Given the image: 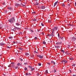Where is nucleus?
Returning a JSON list of instances; mask_svg holds the SVG:
<instances>
[{
  "label": "nucleus",
  "mask_w": 76,
  "mask_h": 76,
  "mask_svg": "<svg viewBox=\"0 0 76 76\" xmlns=\"http://www.w3.org/2000/svg\"><path fill=\"white\" fill-rule=\"evenodd\" d=\"M8 21H9V22H10V23H13V22L15 21V18L13 17L11 19H10L8 20Z\"/></svg>",
  "instance_id": "1"
},
{
  "label": "nucleus",
  "mask_w": 76,
  "mask_h": 76,
  "mask_svg": "<svg viewBox=\"0 0 76 76\" xmlns=\"http://www.w3.org/2000/svg\"><path fill=\"white\" fill-rule=\"evenodd\" d=\"M58 29V27H54V28L52 29V30L53 31H57Z\"/></svg>",
  "instance_id": "2"
},
{
  "label": "nucleus",
  "mask_w": 76,
  "mask_h": 76,
  "mask_svg": "<svg viewBox=\"0 0 76 76\" xmlns=\"http://www.w3.org/2000/svg\"><path fill=\"white\" fill-rule=\"evenodd\" d=\"M71 41H75L76 40V38L75 37H73L71 39Z\"/></svg>",
  "instance_id": "3"
},
{
  "label": "nucleus",
  "mask_w": 76,
  "mask_h": 76,
  "mask_svg": "<svg viewBox=\"0 0 76 76\" xmlns=\"http://www.w3.org/2000/svg\"><path fill=\"white\" fill-rule=\"evenodd\" d=\"M61 63H67V61L66 60H63L61 61Z\"/></svg>",
  "instance_id": "4"
},
{
  "label": "nucleus",
  "mask_w": 76,
  "mask_h": 76,
  "mask_svg": "<svg viewBox=\"0 0 76 76\" xmlns=\"http://www.w3.org/2000/svg\"><path fill=\"white\" fill-rule=\"evenodd\" d=\"M21 4H15V6H16L17 7L18 6H21Z\"/></svg>",
  "instance_id": "5"
},
{
  "label": "nucleus",
  "mask_w": 76,
  "mask_h": 76,
  "mask_svg": "<svg viewBox=\"0 0 76 76\" xmlns=\"http://www.w3.org/2000/svg\"><path fill=\"white\" fill-rule=\"evenodd\" d=\"M37 57H38L40 58H43V56H41V55H37Z\"/></svg>",
  "instance_id": "6"
},
{
  "label": "nucleus",
  "mask_w": 76,
  "mask_h": 76,
  "mask_svg": "<svg viewBox=\"0 0 76 76\" xmlns=\"http://www.w3.org/2000/svg\"><path fill=\"white\" fill-rule=\"evenodd\" d=\"M49 37H53L54 36V34H50L48 35Z\"/></svg>",
  "instance_id": "7"
},
{
  "label": "nucleus",
  "mask_w": 76,
  "mask_h": 76,
  "mask_svg": "<svg viewBox=\"0 0 76 76\" xmlns=\"http://www.w3.org/2000/svg\"><path fill=\"white\" fill-rule=\"evenodd\" d=\"M61 44V42H57L56 43V45H60V44Z\"/></svg>",
  "instance_id": "8"
},
{
  "label": "nucleus",
  "mask_w": 76,
  "mask_h": 76,
  "mask_svg": "<svg viewBox=\"0 0 76 76\" xmlns=\"http://www.w3.org/2000/svg\"><path fill=\"white\" fill-rule=\"evenodd\" d=\"M55 47L56 48H60V47L59 46H55Z\"/></svg>",
  "instance_id": "9"
},
{
  "label": "nucleus",
  "mask_w": 76,
  "mask_h": 76,
  "mask_svg": "<svg viewBox=\"0 0 76 76\" xmlns=\"http://www.w3.org/2000/svg\"><path fill=\"white\" fill-rule=\"evenodd\" d=\"M58 1L56 2L54 4V7H55V6H56V4H57V3H58Z\"/></svg>",
  "instance_id": "10"
},
{
  "label": "nucleus",
  "mask_w": 76,
  "mask_h": 76,
  "mask_svg": "<svg viewBox=\"0 0 76 76\" xmlns=\"http://www.w3.org/2000/svg\"><path fill=\"white\" fill-rule=\"evenodd\" d=\"M41 8H42V9H44L45 8V7L44 6H42L41 7Z\"/></svg>",
  "instance_id": "11"
},
{
  "label": "nucleus",
  "mask_w": 76,
  "mask_h": 76,
  "mask_svg": "<svg viewBox=\"0 0 76 76\" xmlns=\"http://www.w3.org/2000/svg\"><path fill=\"white\" fill-rule=\"evenodd\" d=\"M11 64H12V66L13 68H15V64H14V63H12Z\"/></svg>",
  "instance_id": "12"
},
{
  "label": "nucleus",
  "mask_w": 76,
  "mask_h": 76,
  "mask_svg": "<svg viewBox=\"0 0 76 76\" xmlns=\"http://www.w3.org/2000/svg\"><path fill=\"white\" fill-rule=\"evenodd\" d=\"M51 63H53V64H56V63H55V62H54V61H51Z\"/></svg>",
  "instance_id": "13"
},
{
  "label": "nucleus",
  "mask_w": 76,
  "mask_h": 76,
  "mask_svg": "<svg viewBox=\"0 0 76 76\" xmlns=\"http://www.w3.org/2000/svg\"><path fill=\"white\" fill-rule=\"evenodd\" d=\"M26 56H29V53H26Z\"/></svg>",
  "instance_id": "14"
},
{
  "label": "nucleus",
  "mask_w": 76,
  "mask_h": 76,
  "mask_svg": "<svg viewBox=\"0 0 76 76\" xmlns=\"http://www.w3.org/2000/svg\"><path fill=\"white\" fill-rule=\"evenodd\" d=\"M69 60H73V58H69Z\"/></svg>",
  "instance_id": "15"
},
{
  "label": "nucleus",
  "mask_w": 76,
  "mask_h": 76,
  "mask_svg": "<svg viewBox=\"0 0 76 76\" xmlns=\"http://www.w3.org/2000/svg\"><path fill=\"white\" fill-rule=\"evenodd\" d=\"M0 45H4V43H0Z\"/></svg>",
  "instance_id": "16"
},
{
  "label": "nucleus",
  "mask_w": 76,
  "mask_h": 76,
  "mask_svg": "<svg viewBox=\"0 0 76 76\" xmlns=\"http://www.w3.org/2000/svg\"><path fill=\"white\" fill-rule=\"evenodd\" d=\"M8 9H9V10H11L12 9V7H8Z\"/></svg>",
  "instance_id": "17"
},
{
  "label": "nucleus",
  "mask_w": 76,
  "mask_h": 76,
  "mask_svg": "<svg viewBox=\"0 0 76 76\" xmlns=\"http://www.w3.org/2000/svg\"><path fill=\"white\" fill-rule=\"evenodd\" d=\"M17 66H21V64H20V63H18L17 64Z\"/></svg>",
  "instance_id": "18"
},
{
  "label": "nucleus",
  "mask_w": 76,
  "mask_h": 76,
  "mask_svg": "<svg viewBox=\"0 0 76 76\" xmlns=\"http://www.w3.org/2000/svg\"><path fill=\"white\" fill-rule=\"evenodd\" d=\"M19 50H21V51H22V50H23V48H19Z\"/></svg>",
  "instance_id": "19"
},
{
  "label": "nucleus",
  "mask_w": 76,
  "mask_h": 76,
  "mask_svg": "<svg viewBox=\"0 0 76 76\" xmlns=\"http://www.w3.org/2000/svg\"><path fill=\"white\" fill-rule=\"evenodd\" d=\"M28 67H29L30 69H32V67L31 66H28Z\"/></svg>",
  "instance_id": "20"
},
{
  "label": "nucleus",
  "mask_w": 76,
  "mask_h": 76,
  "mask_svg": "<svg viewBox=\"0 0 76 76\" xmlns=\"http://www.w3.org/2000/svg\"><path fill=\"white\" fill-rule=\"evenodd\" d=\"M15 28H16V29H17L18 30L19 29L20 30V28H18L17 27H15Z\"/></svg>",
  "instance_id": "21"
},
{
  "label": "nucleus",
  "mask_w": 76,
  "mask_h": 76,
  "mask_svg": "<svg viewBox=\"0 0 76 76\" xmlns=\"http://www.w3.org/2000/svg\"><path fill=\"white\" fill-rule=\"evenodd\" d=\"M23 33L22 32H20L18 34L19 35H22V34Z\"/></svg>",
  "instance_id": "22"
},
{
  "label": "nucleus",
  "mask_w": 76,
  "mask_h": 76,
  "mask_svg": "<svg viewBox=\"0 0 76 76\" xmlns=\"http://www.w3.org/2000/svg\"><path fill=\"white\" fill-rule=\"evenodd\" d=\"M21 4L23 6V7H26V5H23V4H22V3H21Z\"/></svg>",
  "instance_id": "23"
},
{
  "label": "nucleus",
  "mask_w": 76,
  "mask_h": 76,
  "mask_svg": "<svg viewBox=\"0 0 76 76\" xmlns=\"http://www.w3.org/2000/svg\"><path fill=\"white\" fill-rule=\"evenodd\" d=\"M9 39H12L13 38V37H9Z\"/></svg>",
  "instance_id": "24"
},
{
  "label": "nucleus",
  "mask_w": 76,
  "mask_h": 76,
  "mask_svg": "<svg viewBox=\"0 0 76 76\" xmlns=\"http://www.w3.org/2000/svg\"><path fill=\"white\" fill-rule=\"evenodd\" d=\"M43 44H46V42H45L44 41L43 42H42Z\"/></svg>",
  "instance_id": "25"
},
{
  "label": "nucleus",
  "mask_w": 76,
  "mask_h": 76,
  "mask_svg": "<svg viewBox=\"0 0 76 76\" xmlns=\"http://www.w3.org/2000/svg\"><path fill=\"white\" fill-rule=\"evenodd\" d=\"M45 73L46 74H48V70H46V71L45 72Z\"/></svg>",
  "instance_id": "26"
},
{
  "label": "nucleus",
  "mask_w": 76,
  "mask_h": 76,
  "mask_svg": "<svg viewBox=\"0 0 76 76\" xmlns=\"http://www.w3.org/2000/svg\"><path fill=\"white\" fill-rule=\"evenodd\" d=\"M35 69L34 68H33L31 69V71H34V69Z\"/></svg>",
  "instance_id": "27"
},
{
  "label": "nucleus",
  "mask_w": 76,
  "mask_h": 76,
  "mask_svg": "<svg viewBox=\"0 0 76 76\" xmlns=\"http://www.w3.org/2000/svg\"><path fill=\"white\" fill-rule=\"evenodd\" d=\"M39 4V3H37V4H35V6H37V5H38Z\"/></svg>",
  "instance_id": "28"
},
{
  "label": "nucleus",
  "mask_w": 76,
  "mask_h": 76,
  "mask_svg": "<svg viewBox=\"0 0 76 76\" xmlns=\"http://www.w3.org/2000/svg\"><path fill=\"white\" fill-rule=\"evenodd\" d=\"M12 31H16V28H14L12 29Z\"/></svg>",
  "instance_id": "29"
},
{
  "label": "nucleus",
  "mask_w": 76,
  "mask_h": 76,
  "mask_svg": "<svg viewBox=\"0 0 76 76\" xmlns=\"http://www.w3.org/2000/svg\"><path fill=\"white\" fill-rule=\"evenodd\" d=\"M41 26H44V25L42 23L41 24Z\"/></svg>",
  "instance_id": "30"
},
{
  "label": "nucleus",
  "mask_w": 76,
  "mask_h": 76,
  "mask_svg": "<svg viewBox=\"0 0 76 76\" xmlns=\"http://www.w3.org/2000/svg\"><path fill=\"white\" fill-rule=\"evenodd\" d=\"M24 70L25 71L27 70H28V69H27V68H26V67L25 68V69H24Z\"/></svg>",
  "instance_id": "31"
},
{
  "label": "nucleus",
  "mask_w": 76,
  "mask_h": 76,
  "mask_svg": "<svg viewBox=\"0 0 76 76\" xmlns=\"http://www.w3.org/2000/svg\"><path fill=\"white\" fill-rule=\"evenodd\" d=\"M61 51L63 53H64V51L63 50H61Z\"/></svg>",
  "instance_id": "32"
},
{
  "label": "nucleus",
  "mask_w": 76,
  "mask_h": 76,
  "mask_svg": "<svg viewBox=\"0 0 76 76\" xmlns=\"http://www.w3.org/2000/svg\"><path fill=\"white\" fill-rule=\"evenodd\" d=\"M38 65L39 66H41V64L40 63H39L38 64Z\"/></svg>",
  "instance_id": "33"
},
{
  "label": "nucleus",
  "mask_w": 76,
  "mask_h": 76,
  "mask_svg": "<svg viewBox=\"0 0 76 76\" xmlns=\"http://www.w3.org/2000/svg\"><path fill=\"white\" fill-rule=\"evenodd\" d=\"M15 69H19V68H18V66H16L15 68Z\"/></svg>",
  "instance_id": "34"
},
{
  "label": "nucleus",
  "mask_w": 76,
  "mask_h": 76,
  "mask_svg": "<svg viewBox=\"0 0 76 76\" xmlns=\"http://www.w3.org/2000/svg\"><path fill=\"white\" fill-rule=\"evenodd\" d=\"M60 38L62 40H63V37H60Z\"/></svg>",
  "instance_id": "35"
},
{
  "label": "nucleus",
  "mask_w": 76,
  "mask_h": 76,
  "mask_svg": "<svg viewBox=\"0 0 76 76\" xmlns=\"http://www.w3.org/2000/svg\"><path fill=\"white\" fill-rule=\"evenodd\" d=\"M32 20L33 21H37V20L36 19H34Z\"/></svg>",
  "instance_id": "36"
},
{
  "label": "nucleus",
  "mask_w": 76,
  "mask_h": 76,
  "mask_svg": "<svg viewBox=\"0 0 76 76\" xmlns=\"http://www.w3.org/2000/svg\"><path fill=\"white\" fill-rule=\"evenodd\" d=\"M67 48H69V47H70V45H68L67 46Z\"/></svg>",
  "instance_id": "37"
},
{
  "label": "nucleus",
  "mask_w": 76,
  "mask_h": 76,
  "mask_svg": "<svg viewBox=\"0 0 76 76\" xmlns=\"http://www.w3.org/2000/svg\"><path fill=\"white\" fill-rule=\"evenodd\" d=\"M19 60H20V61H23V59H22L20 58Z\"/></svg>",
  "instance_id": "38"
},
{
  "label": "nucleus",
  "mask_w": 76,
  "mask_h": 76,
  "mask_svg": "<svg viewBox=\"0 0 76 76\" xmlns=\"http://www.w3.org/2000/svg\"><path fill=\"white\" fill-rule=\"evenodd\" d=\"M16 24L18 26H19V23H16Z\"/></svg>",
  "instance_id": "39"
},
{
  "label": "nucleus",
  "mask_w": 76,
  "mask_h": 76,
  "mask_svg": "<svg viewBox=\"0 0 76 76\" xmlns=\"http://www.w3.org/2000/svg\"><path fill=\"white\" fill-rule=\"evenodd\" d=\"M48 21V22H50V23L51 22V20H49Z\"/></svg>",
  "instance_id": "40"
},
{
  "label": "nucleus",
  "mask_w": 76,
  "mask_h": 76,
  "mask_svg": "<svg viewBox=\"0 0 76 76\" xmlns=\"http://www.w3.org/2000/svg\"><path fill=\"white\" fill-rule=\"evenodd\" d=\"M32 14H35L36 13V12H32Z\"/></svg>",
  "instance_id": "41"
},
{
  "label": "nucleus",
  "mask_w": 76,
  "mask_h": 76,
  "mask_svg": "<svg viewBox=\"0 0 76 76\" xmlns=\"http://www.w3.org/2000/svg\"><path fill=\"white\" fill-rule=\"evenodd\" d=\"M62 6H63V7H64V6H65V5H64V4H62Z\"/></svg>",
  "instance_id": "42"
},
{
  "label": "nucleus",
  "mask_w": 76,
  "mask_h": 76,
  "mask_svg": "<svg viewBox=\"0 0 76 76\" xmlns=\"http://www.w3.org/2000/svg\"><path fill=\"white\" fill-rule=\"evenodd\" d=\"M75 65H76L75 64H73L72 65V66H75Z\"/></svg>",
  "instance_id": "43"
},
{
  "label": "nucleus",
  "mask_w": 76,
  "mask_h": 76,
  "mask_svg": "<svg viewBox=\"0 0 76 76\" xmlns=\"http://www.w3.org/2000/svg\"><path fill=\"white\" fill-rule=\"evenodd\" d=\"M47 64H48V65H49V66H50V63H47Z\"/></svg>",
  "instance_id": "44"
},
{
  "label": "nucleus",
  "mask_w": 76,
  "mask_h": 76,
  "mask_svg": "<svg viewBox=\"0 0 76 76\" xmlns=\"http://www.w3.org/2000/svg\"><path fill=\"white\" fill-rule=\"evenodd\" d=\"M56 69H54V73H56Z\"/></svg>",
  "instance_id": "45"
},
{
  "label": "nucleus",
  "mask_w": 76,
  "mask_h": 76,
  "mask_svg": "<svg viewBox=\"0 0 76 76\" xmlns=\"http://www.w3.org/2000/svg\"><path fill=\"white\" fill-rule=\"evenodd\" d=\"M34 38L35 39H37V37H35Z\"/></svg>",
  "instance_id": "46"
},
{
  "label": "nucleus",
  "mask_w": 76,
  "mask_h": 76,
  "mask_svg": "<svg viewBox=\"0 0 76 76\" xmlns=\"http://www.w3.org/2000/svg\"><path fill=\"white\" fill-rule=\"evenodd\" d=\"M58 38H59V37H60V34H58Z\"/></svg>",
  "instance_id": "47"
},
{
  "label": "nucleus",
  "mask_w": 76,
  "mask_h": 76,
  "mask_svg": "<svg viewBox=\"0 0 76 76\" xmlns=\"http://www.w3.org/2000/svg\"><path fill=\"white\" fill-rule=\"evenodd\" d=\"M27 64H28L27 63H24V64H25V65Z\"/></svg>",
  "instance_id": "48"
},
{
  "label": "nucleus",
  "mask_w": 76,
  "mask_h": 76,
  "mask_svg": "<svg viewBox=\"0 0 76 76\" xmlns=\"http://www.w3.org/2000/svg\"><path fill=\"white\" fill-rule=\"evenodd\" d=\"M65 54H67V55H69V53H67L65 52Z\"/></svg>",
  "instance_id": "49"
},
{
  "label": "nucleus",
  "mask_w": 76,
  "mask_h": 76,
  "mask_svg": "<svg viewBox=\"0 0 76 76\" xmlns=\"http://www.w3.org/2000/svg\"><path fill=\"white\" fill-rule=\"evenodd\" d=\"M2 4L3 5H5V2L2 3Z\"/></svg>",
  "instance_id": "50"
},
{
  "label": "nucleus",
  "mask_w": 76,
  "mask_h": 76,
  "mask_svg": "<svg viewBox=\"0 0 76 76\" xmlns=\"http://www.w3.org/2000/svg\"><path fill=\"white\" fill-rule=\"evenodd\" d=\"M28 75H31V73H29L28 74Z\"/></svg>",
  "instance_id": "51"
},
{
  "label": "nucleus",
  "mask_w": 76,
  "mask_h": 76,
  "mask_svg": "<svg viewBox=\"0 0 76 76\" xmlns=\"http://www.w3.org/2000/svg\"><path fill=\"white\" fill-rule=\"evenodd\" d=\"M34 53H38V52H37L36 51H34Z\"/></svg>",
  "instance_id": "52"
},
{
  "label": "nucleus",
  "mask_w": 76,
  "mask_h": 76,
  "mask_svg": "<svg viewBox=\"0 0 76 76\" xmlns=\"http://www.w3.org/2000/svg\"><path fill=\"white\" fill-rule=\"evenodd\" d=\"M39 73H37V76H39Z\"/></svg>",
  "instance_id": "53"
},
{
  "label": "nucleus",
  "mask_w": 76,
  "mask_h": 76,
  "mask_svg": "<svg viewBox=\"0 0 76 76\" xmlns=\"http://www.w3.org/2000/svg\"><path fill=\"white\" fill-rule=\"evenodd\" d=\"M26 76H28V73H26Z\"/></svg>",
  "instance_id": "54"
},
{
  "label": "nucleus",
  "mask_w": 76,
  "mask_h": 76,
  "mask_svg": "<svg viewBox=\"0 0 76 76\" xmlns=\"http://www.w3.org/2000/svg\"><path fill=\"white\" fill-rule=\"evenodd\" d=\"M54 31H52V34H54Z\"/></svg>",
  "instance_id": "55"
},
{
  "label": "nucleus",
  "mask_w": 76,
  "mask_h": 76,
  "mask_svg": "<svg viewBox=\"0 0 76 76\" xmlns=\"http://www.w3.org/2000/svg\"><path fill=\"white\" fill-rule=\"evenodd\" d=\"M69 26H73V25L72 24H69Z\"/></svg>",
  "instance_id": "56"
},
{
  "label": "nucleus",
  "mask_w": 76,
  "mask_h": 76,
  "mask_svg": "<svg viewBox=\"0 0 76 76\" xmlns=\"http://www.w3.org/2000/svg\"><path fill=\"white\" fill-rule=\"evenodd\" d=\"M31 31L32 32H34V31H33L32 30H31Z\"/></svg>",
  "instance_id": "57"
},
{
  "label": "nucleus",
  "mask_w": 76,
  "mask_h": 76,
  "mask_svg": "<svg viewBox=\"0 0 76 76\" xmlns=\"http://www.w3.org/2000/svg\"><path fill=\"white\" fill-rule=\"evenodd\" d=\"M5 13H7V11L6 10L5 11Z\"/></svg>",
  "instance_id": "58"
},
{
  "label": "nucleus",
  "mask_w": 76,
  "mask_h": 76,
  "mask_svg": "<svg viewBox=\"0 0 76 76\" xmlns=\"http://www.w3.org/2000/svg\"><path fill=\"white\" fill-rule=\"evenodd\" d=\"M42 35H44V33H42Z\"/></svg>",
  "instance_id": "59"
},
{
  "label": "nucleus",
  "mask_w": 76,
  "mask_h": 76,
  "mask_svg": "<svg viewBox=\"0 0 76 76\" xmlns=\"http://www.w3.org/2000/svg\"><path fill=\"white\" fill-rule=\"evenodd\" d=\"M69 72H70V73H72V71H71V70H69Z\"/></svg>",
  "instance_id": "60"
},
{
  "label": "nucleus",
  "mask_w": 76,
  "mask_h": 76,
  "mask_svg": "<svg viewBox=\"0 0 76 76\" xmlns=\"http://www.w3.org/2000/svg\"><path fill=\"white\" fill-rule=\"evenodd\" d=\"M7 48H10L9 47V46H8L7 47Z\"/></svg>",
  "instance_id": "61"
},
{
  "label": "nucleus",
  "mask_w": 76,
  "mask_h": 76,
  "mask_svg": "<svg viewBox=\"0 0 76 76\" xmlns=\"http://www.w3.org/2000/svg\"><path fill=\"white\" fill-rule=\"evenodd\" d=\"M39 31H40V30H39V29L38 30V32H39Z\"/></svg>",
  "instance_id": "62"
},
{
  "label": "nucleus",
  "mask_w": 76,
  "mask_h": 76,
  "mask_svg": "<svg viewBox=\"0 0 76 76\" xmlns=\"http://www.w3.org/2000/svg\"><path fill=\"white\" fill-rule=\"evenodd\" d=\"M75 6H76V2H75Z\"/></svg>",
  "instance_id": "63"
},
{
  "label": "nucleus",
  "mask_w": 76,
  "mask_h": 76,
  "mask_svg": "<svg viewBox=\"0 0 76 76\" xmlns=\"http://www.w3.org/2000/svg\"><path fill=\"white\" fill-rule=\"evenodd\" d=\"M72 76H75V75H73Z\"/></svg>",
  "instance_id": "64"
}]
</instances>
